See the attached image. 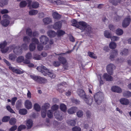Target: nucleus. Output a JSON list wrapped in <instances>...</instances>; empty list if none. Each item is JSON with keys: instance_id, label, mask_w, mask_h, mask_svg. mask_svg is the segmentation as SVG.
Returning <instances> with one entry per match:
<instances>
[{"instance_id": "2", "label": "nucleus", "mask_w": 131, "mask_h": 131, "mask_svg": "<svg viewBox=\"0 0 131 131\" xmlns=\"http://www.w3.org/2000/svg\"><path fill=\"white\" fill-rule=\"evenodd\" d=\"M37 69L39 71L41 72V73L44 76H46L48 75L52 78H54L55 77V75L53 73L49 72V70L43 66L37 67Z\"/></svg>"}, {"instance_id": "15", "label": "nucleus", "mask_w": 131, "mask_h": 131, "mask_svg": "<svg viewBox=\"0 0 131 131\" xmlns=\"http://www.w3.org/2000/svg\"><path fill=\"white\" fill-rule=\"evenodd\" d=\"M103 77L104 79L108 81H111L113 80V78L111 76L108 75L106 73L104 74Z\"/></svg>"}, {"instance_id": "49", "label": "nucleus", "mask_w": 131, "mask_h": 131, "mask_svg": "<svg viewBox=\"0 0 131 131\" xmlns=\"http://www.w3.org/2000/svg\"><path fill=\"white\" fill-rule=\"evenodd\" d=\"M110 2L112 4L116 6L117 5L118 3H120V2L119 1H117L115 0H110Z\"/></svg>"}, {"instance_id": "24", "label": "nucleus", "mask_w": 131, "mask_h": 131, "mask_svg": "<svg viewBox=\"0 0 131 131\" xmlns=\"http://www.w3.org/2000/svg\"><path fill=\"white\" fill-rule=\"evenodd\" d=\"M9 23V20H3L1 22V24L3 26H7Z\"/></svg>"}, {"instance_id": "29", "label": "nucleus", "mask_w": 131, "mask_h": 131, "mask_svg": "<svg viewBox=\"0 0 131 131\" xmlns=\"http://www.w3.org/2000/svg\"><path fill=\"white\" fill-rule=\"evenodd\" d=\"M123 33V31L120 28H118L116 29L115 31V33L118 36L122 35Z\"/></svg>"}, {"instance_id": "62", "label": "nucleus", "mask_w": 131, "mask_h": 131, "mask_svg": "<svg viewBox=\"0 0 131 131\" xmlns=\"http://www.w3.org/2000/svg\"><path fill=\"white\" fill-rule=\"evenodd\" d=\"M3 18L4 19L3 20H8L10 19V18L7 14H5L3 15Z\"/></svg>"}, {"instance_id": "39", "label": "nucleus", "mask_w": 131, "mask_h": 131, "mask_svg": "<svg viewBox=\"0 0 131 131\" xmlns=\"http://www.w3.org/2000/svg\"><path fill=\"white\" fill-rule=\"evenodd\" d=\"M27 3L25 1H23L21 2L19 4L20 7L23 8L25 7L27 5Z\"/></svg>"}, {"instance_id": "13", "label": "nucleus", "mask_w": 131, "mask_h": 131, "mask_svg": "<svg viewBox=\"0 0 131 131\" xmlns=\"http://www.w3.org/2000/svg\"><path fill=\"white\" fill-rule=\"evenodd\" d=\"M112 90L114 92L120 93L122 92V90L121 88L118 86H113L111 88Z\"/></svg>"}, {"instance_id": "3", "label": "nucleus", "mask_w": 131, "mask_h": 131, "mask_svg": "<svg viewBox=\"0 0 131 131\" xmlns=\"http://www.w3.org/2000/svg\"><path fill=\"white\" fill-rule=\"evenodd\" d=\"M30 77L36 82L40 83H45L47 82L46 79L41 77L39 76H36L34 75H30Z\"/></svg>"}, {"instance_id": "11", "label": "nucleus", "mask_w": 131, "mask_h": 131, "mask_svg": "<svg viewBox=\"0 0 131 131\" xmlns=\"http://www.w3.org/2000/svg\"><path fill=\"white\" fill-rule=\"evenodd\" d=\"M118 54V51L117 50H113L110 54V59L112 60H113L114 58L117 57Z\"/></svg>"}, {"instance_id": "40", "label": "nucleus", "mask_w": 131, "mask_h": 131, "mask_svg": "<svg viewBox=\"0 0 131 131\" xmlns=\"http://www.w3.org/2000/svg\"><path fill=\"white\" fill-rule=\"evenodd\" d=\"M34 108L35 110L37 111H39L40 110V107L37 103H35L34 104Z\"/></svg>"}, {"instance_id": "46", "label": "nucleus", "mask_w": 131, "mask_h": 131, "mask_svg": "<svg viewBox=\"0 0 131 131\" xmlns=\"http://www.w3.org/2000/svg\"><path fill=\"white\" fill-rule=\"evenodd\" d=\"M8 0H2V2L0 3V6L3 7V6L8 4Z\"/></svg>"}, {"instance_id": "6", "label": "nucleus", "mask_w": 131, "mask_h": 131, "mask_svg": "<svg viewBox=\"0 0 131 131\" xmlns=\"http://www.w3.org/2000/svg\"><path fill=\"white\" fill-rule=\"evenodd\" d=\"M115 68V66L112 64H110L107 67V72L110 75H112L113 74L112 70Z\"/></svg>"}, {"instance_id": "12", "label": "nucleus", "mask_w": 131, "mask_h": 131, "mask_svg": "<svg viewBox=\"0 0 131 131\" xmlns=\"http://www.w3.org/2000/svg\"><path fill=\"white\" fill-rule=\"evenodd\" d=\"M119 101L123 105H127L129 103V100L125 98L121 99Z\"/></svg>"}, {"instance_id": "64", "label": "nucleus", "mask_w": 131, "mask_h": 131, "mask_svg": "<svg viewBox=\"0 0 131 131\" xmlns=\"http://www.w3.org/2000/svg\"><path fill=\"white\" fill-rule=\"evenodd\" d=\"M6 108L7 110L8 111L10 112L13 113H15V112L9 106H7L6 107Z\"/></svg>"}, {"instance_id": "63", "label": "nucleus", "mask_w": 131, "mask_h": 131, "mask_svg": "<svg viewBox=\"0 0 131 131\" xmlns=\"http://www.w3.org/2000/svg\"><path fill=\"white\" fill-rule=\"evenodd\" d=\"M59 112L58 111H56L54 113V115L55 117L57 119H60L59 118L60 115L59 114Z\"/></svg>"}, {"instance_id": "35", "label": "nucleus", "mask_w": 131, "mask_h": 131, "mask_svg": "<svg viewBox=\"0 0 131 131\" xmlns=\"http://www.w3.org/2000/svg\"><path fill=\"white\" fill-rule=\"evenodd\" d=\"M19 113L21 115H24L27 113V111L26 109L23 108L20 109L19 110Z\"/></svg>"}, {"instance_id": "14", "label": "nucleus", "mask_w": 131, "mask_h": 131, "mask_svg": "<svg viewBox=\"0 0 131 131\" xmlns=\"http://www.w3.org/2000/svg\"><path fill=\"white\" fill-rule=\"evenodd\" d=\"M79 96L83 99H84L86 97L85 92L82 89H79L78 92Z\"/></svg>"}, {"instance_id": "20", "label": "nucleus", "mask_w": 131, "mask_h": 131, "mask_svg": "<svg viewBox=\"0 0 131 131\" xmlns=\"http://www.w3.org/2000/svg\"><path fill=\"white\" fill-rule=\"evenodd\" d=\"M21 48L18 46L16 47L14 50V52L17 54H19L21 52Z\"/></svg>"}, {"instance_id": "48", "label": "nucleus", "mask_w": 131, "mask_h": 131, "mask_svg": "<svg viewBox=\"0 0 131 131\" xmlns=\"http://www.w3.org/2000/svg\"><path fill=\"white\" fill-rule=\"evenodd\" d=\"M26 34L30 37H32V31L31 29L28 28L26 31Z\"/></svg>"}, {"instance_id": "18", "label": "nucleus", "mask_w": 131, "mask_h": 131, "mask_svg": "<svg viewBox=\"0 0 131 131\" xmlns=\"http://www.w3.org/2000/svg\"><path fill=\"white\" fill-rule=\"evenodd\" d=\"M53 28L55 29H60L61 27V22L59 21L55 23L53 26Z\"/></svg>"}, {"instance_id": "47", "label": "nucleus", "mask_w": 131, "mask_h": 131, "mask_svg": "<svg viewBox=\"0 0 131 131\" xmlns=\"http://www.w3.org/2000/svg\"><path fill=\"white\" fill-rule=\"evenodd\" d=\"M7 45V42L6 41H4L3 42L0 43V48L2 49L5 47Z\"/></svg>"}, {"instance_id": "41", "label": "nucleus", "mask_w": 131, "mask_h": 131, "mask_svg": "<svg viewBox=\"0 0 131 131\" xmlns=\"http://www.w3.org/2000/svg\"><path fill=\"white\" fill-rule=\"evenodd\" d=\"M39 4L38 2H35L32 3L31 6L33 8H36L39 7Z\"/></svg>"}, {"instance_id": "31", "label": "nucleus", "mask_w": 131, "mask_h": 131, "mask_svg": "<svg viewBox=\"0 0 131 131\" xmlns=\"http://www.w3.org/2000/svg\"><path fill=\"white\" fill-rule=\"evenodd\" d=\"M123 95L126 97H129L131 96V92L128 91H125L123 93Z\"/></svg>"}, {"instance_id": "17", "label": "nucleus", "mask_w": 131, "mask_h": 131, "mask_svg": "<svg viewBox=\"0 0 131 131\" xmlns=\"http://www.w3.org/2000/svg\"><path fill=\"white\" fill-rule=\"evenodd\" d=\"M77 108L76 107H72L69 109L68 110V112L70 114H72L74 113L77 110Z\"/></svg>"}, {"instance_id": "52", "label": "nucleus", "mask_w": 131, "mask_h": 131, "mask_svg": "<svg viewBox=\"0 0 131 131\" xmlns=\"http://www.w3.org/2000/svg\"><path fill=\"white\" fill-rule=\"evenodd\" d=\"M10 117L8 116H5L2 119V121L3 122H7L9 120Z\"/></svg>"}, {"instance_id": "60", "label": "nucleus", "mask_w": 131, "mask_h": 131, "mask_svg": "<svg viewBox=\"0 0 131 131\" xmlns=\"http://www.w3.org/2000/svg\"><path fill=\"white\" fill-rule=\"evenodd\" d=\"M33 58L35 60H39L40 59L41 57L40 55L36 54L34 55Z\"/></svg>"}, {"instance_id": "42", "label": "nucleus", "mask_w": 131, "mask_h": 131, "mask_svg": "<svg viewBox=\"0 0 131 131\" xmlns=\"http://www.w3.org/2000/svg\"><path fill=\"white\" fill-rule=\"evenodd\" d=\"M110 39L111 41H116L119 39V37L117 36H113L111 37Z\"/></svg>"}, {"instance_id": "44", "label": "nucleus", "mask_w": 131, "mask_h": 131, "mask_svg": "<svg viewBox=\"0 0 131 131\" xmlns=\"http://www.w3.org/2000/svg\"><path fill=\"white\" fill-rule=\"evenodd\" d=\"M67 123L69 125L72 126L74 125L75 124V121L73 120H69L68 121Z\"/></svg>"}, {"instance_id": "19", "label": "nucleus", "mask_w": 131, "mask_h": 131, "mask_svg": "<svg viewBox=\"0 0 131 131\" xmlns=\"http://www.w3.org/2000/svg\"><path fill=\"white\" fill-rule=\"evenodd\" d=\"M85 102L88 105H91L93 101L92 99L91 98H88L86 97L84 99Z\"/></svg>"}, {"instance_id": "16", "label": "nucleus", "mask_w": 131, "mask_h": 131, "mask_svg": "<svg viewBox=\"0 0 131 131\" xmlns=\"http://www.w3.org/2000/svg\"><path fill=\"white\" fill-rule=\"evenodd\" d=\"M58 60L60 63H61L63 65H66L67 64V62L66 59L62 57H60L58 58Z\"/></svg>"}, {"instance_id": "61", "label": "nucleus", "mask_w": 131, "mask_h": 131, "mask_svg": "<svg viewBox=\"0 0 131 131\" xmlns=\"http://www.w3.org/2000/svg\"><path fill=\"white\" fill-rule=\"evenodd\" d=\"M72 130L73 131H81V129L79 127L75 126L72 128Z\"/></svg>"}, {"instance_id": "8", "label": "nucleus", "mask_w": 131, "mask_h": 131, "mask_svg": "<svg viewBox=\"0 0 131 131\" xmlns=\"http://www.w3.org/2000/svg\"><path fill=\"white\" fill-rule=\"evenodd\" d=\"M40 40L41 43L45 45L48 43V39L46 36L43 35L40 38Z\"/></svg>"}, {"instance_id": "43", "label": "nucleus", "mask_w": 131, "mask_h": 131, "mask_svg": "<svg viewBox=\"0 0 131 131\" xmlns=\"http://www.w3.org/2000/svg\"><path fill=\"white\" fill-rule=\"evenodd\" d=\"M16 119L15 118H12L10 119L9 123L10 125H13L16 123Z\"/></svg>"}, {"instance_id": "57", "label": "nucleus", "mask_w": 131, "mask_h": 131, "mask_svg": "<svg viewBox=\"0 0 131 131\" xmlns=\"http://www.w3.org/2000/svg\"><path fill=\"white\" fill-rule=\"evenodd\" d=\"M97 77L99 79L100 83L101 84H103L104 82L102 80L101 74H99L97 75Z\"/></svg>"}, {"instance_id": "34", "label": "nucleus", "mask_w": 131, "mask_h": 131, "mask_svg": "<svg viewBox=\"0 0 131 131\" xmlns=\"http://www.w3.org/2000/svg\"><path fill=\"white\" fill-rule=\"evenodd\" d=\"M50 106V105L48 103H46L45 104L42 106V110L46 111V110L48 109Z\"/></svg>"}, {"instance_id": "25", "label": "nucleus", "mask_w": 131, "mask_h": 131, "mask_svg": "<svg viewBox=\"0 0 131 131\" xmlns=\"http://www.w3.org/2000/svg\"><path fill=\"white\" fill-rule=\"evenodd\" d=\"M13 48V47L12 46H10L9 47H7L5 48H2V49H1V50L2 53H5L8 51V50L9 49V48L11 49Z\"/></svg>"}, {"instance_id": "30", "label": "nucleus", "mask_w": 131, "mask_h": 131, "mask_svg": "<svg viewBox=\"0 0 131 131\" xmlns=\"http://www.w3.org/2000/svg\"><path fill=\"white\" fill-rule=\"evenodd\" d=\"M60 110L62 111L65 112L66 111L67 107L66 105L63 103L61 104L60 106Z\"/></svg>"}, {"instance_id": "9", "label": "nucleus", "mask_w": 131, "mask_h": 131, "mask_svg": "<svg viewBox=\"0 0 131 131\" xmlns=\"http://www.w3.org/2000/svg\"><path fill=\"white\" fill-rule=\"evenodd\" d=\"M9 69L14 73L17 74H22L24 72L23 71H21L20 70L18 69H17L15 67H12V66H10L9 67Z\"/></svg>"}, {"instance_id": "22", "label": "nucleus", "mask_w": 131, "mask_h": 131, "mask_svg": "<svg viewBox=\"0 0 131 131\" xmlns=\"http://www.w3.org/2000/svg\"><path fill=\"white\" fill-rule=\"evenodd\" d=\"M43 21L45 24H50L51 21V19L50 18L46 17L43 18Z\"/></svg>"}, {"instance_id": "53", "label": "nucleus", "mask_w": 131, "mask_h": 131, "mask_svg": "<svg viewBox=\"0 0 131 131\" xmlns=\"http://www.w3.org/2000/svg\"><path fill=\"white\" fill-rule=\"evenodd\" d=\"M23 40L26 43H28L30 41V39L28 37L25 36L24 37Z\"/></svg>"}, {"instance_id": "38", "label": "nucleus", "mask_w": 131, "mask_h": 131, "mask_svg": "<svg viewBox=\"0 0 131 131\" xmlns=\"http://www.w3.org/2000/svg\"><path fill=\"white\" fill-rule=\"evenodd\" d=\"M16 57V56L15 54H10L9 56V59L13 61L15 60Z\"/></svg>"}, {"instance_id": "21", "label": "nucleus", "mask_w": 131, "mask_h": 131, "mask_svg": "<svg viewBox=\"0 0 131 131\" xmlns=\"http://www.w3.org/2000/svg\"><path fill=\"white\" fill-rule=\"evenodd\" d=\"M47 35L50 37H53L56 35V34L54 31L50 30L48 32Z\"/></svg>"}, {"instance_id": "23", "label": "nucleus", "mask_w": 131, "mask_h": 131, "mask_svg": "<svg viewBox=\"0 0 131 131\" xmlns=\"http://www.w3.org/2000/svg\"><path fill=\"white\" fill-rule=\"evenodd\" d=\"M104 35L106 38H110L111 37L112 34L111 32L108 31L106 30L104 31Z\"/></svg>"}, {"instance_id": "51", "label": "nucleus", "mask_w": 131, "mask_h": 131, "mask_svg": "<svg viewBox=\"0 0 131 131\" xmlns=\"http://www.w3.org/2000/svg\"><path fill=\"white\" fill-rule=\"evenodd\" d=\"M24 57L23 56H20L18 57L16 59L17 61L19 63L22 62L24 60Z\"/></svg>"}, {"instance_id": "54", "label": "nucleus", "mask_w": 131, "mask_h": 131, "mask_svg": "<svg viewBox=\"0 0 131 131\" xmlns=\"http://www.w3.org/2000/svg\"><path fill=\"white\" fill-rule=\"evenodd\" d=\"M44 45L42 44V43L38 44L37 46L38 50L39 51L42 50L43 47Z\"/></svg>"}, {"instance_id": "32", "label": "nucleus", "mask_w": 131, "mask_h": 131, "mask_svg": "<svg viewBox=\"0 0 131 131\" xmlns=\"http://www.w3.org/2000/svg\"><path fill=\"white\" fill-rule=\"evenodd\" d=\"M128 50L127 49H124L121 51L120 54L122 55L125 56L128 54Z\"/></svg>"}, {"instance_id": "37", "label": "nucleus", "mask_w": 131, "mask_h": 131, "mask_svg": "<svg viewBox=\"0 0 131 131\" xmlns=\"http://www.w3.org/2000/svg\"><path fill=\"white\" fill-rule=\"evenodd\" d=\"M88 55L91 58L94 59H96L97 58V56L93 52H88Z\"/></svg>"}, {"instance_id": "7", "label": "nucleus", "mask_w": 131, "mask_h": 131, "mask_svg": "<svg viewBox=\"0 0 131 131\" xmlns=\"http://www.w3.org/2000/svg\"><path fill=\"white\" fill-rule=\"evenodd\" d=\"M131 19L129 17L126 18L122 22V26L124 27H126L128 26L130 22Z\"/></svg>"}, {"instance_id": "50", "label": "nucleus", "mask_w": 131, "mask_h": 131, "mask_svg": "<svg viewBox=\"0 0 131 131\" xmlns=\"http://www.w3.org/2000/svg\"><path fill=\"white\" fill-rule=\"evenodd\" d=\"M48 117L49 118H51L53 117V113L52 111L49 110L48 111L47 113Z\"/></svg>"}, {"instance_id": "10", "label": "nucleus", "mask_w": 131, "mask_h": 131, "mask_svg": "<svg viewBox=\"0 0 131 131\" xmlns=\"http://www.w3.org/2000/svg\"><path fill=\"white\" fill-rule=\"evenodd\" d=\"M24 105L25 107L28 109H30L32 107V104L31 102L28 100L25 101Z\"/></svg>"}, {"instance_id": "4", "label": "nucleus", "mask_w": 131, "mask_h": 131, "mask_svg": "<svg viewBox=\"0 0 131 131\" xmlns=\"http://www.w3.org/2000/svg\"><path fill=\"white\" fill-rule=\"evenodd\" d=\"M94 97L95 102L98 104L101 103L103 99V94L101 92L97 93L95 95Z\"/></svg>"}, {"instance_id": "36", "label": "nucleus", "mask_w": 131, "mask_h": 131, "mask_svg": "<svg viewBox=\"0 0 131 131\" xmlns=\"http://www.w3.org/2000/svg\"><path fill=\"white\" fill-rule=\"evenodd\" d=\"M38 11L36 10H32L29 12V14L30 15H35L37 14Z\"/></svg>"}, {"instance_id": "26", "label": "nucleus", "mask_w": 131, "mask_h": 131, "mask_svg": "<svg viewBox=\"0 0 131 131\" xmlns=\"http://www.w3.org/2000/svg\"><path fill=\"white\" fill-rule=\"evenodd\" d=\"M117 46V44L116 43L114 42H111L109 44V47L111 49H115Z\"/></svg>"}, {"instance_id": "28", "label": "nucleus", "mask_w": 131, "mask_h": 131, "mask_svg": "<svg viewBox=\"0 0 131 131\" xmlns=\"http://www.w3.org/2000/svg\"><path fill=\"white\" fill-rule=\"evenodd\" d=\"M26 125L28 128H30L32 125V122L31 120L29 119L27 121L26 123Z\"/></svg>"}, {"instance_id": "1", "label": "nucleus", "mask_w": 131, "mask_h": 131, "mask_svg": "<svg viewBox=\"0 0 131 131\" xmlns=\"http://www.w3.org/2000/svg\"><path fill=\"white\" fill-rule=\"evenodd\" d=\"M79 24L80 25L79 26L77 22L74 20L72 23V25L80 29L82 32H84V34L86 36H90L91 34L93 33V29L91 26L83 21L79 22Z\"/></svg>"}, {"instance_id": "45", "label": "nucleus", "mask_w": 131, "mask_h": 131, "mask_svg": "<svg viewBox=\"0 0 131 131\" xmlns=\"http://www.w3.org/2000/svg\"><path fill=\"white\" fill-rule=\"evenodd\" d=\"M83 114V112L82 111L79 110L77 113V115L79 117H82Z\"/></svg>"}, {"instance_id": "27", "label": "nucleus", "mask_w": 131, "mask_h": 131, "mask_svg": "<svg viewBox=\"0 0 131 131\" xmlns=\"http://www.w3.org/2000/svg\"><path fill=\"white\" fill-rule=\"evenodd\" d=\"M53 18L56 19H59L60 18L61 15L56 12H53L52 14Z\"/></svg>"}, {"instance_id": "55", "label": "nucleus", "mask_w": 131, "mask_h": 131, "mask_svg": "<svg viewBox=\"0 0 131 131\" xmlns=\"http://www.w3.org/2000/svg\"><path fill=\"white\" fill-rule=\"evenodd\" d=\"M21 104V101L20 100L17 101L16 103V107L17 109H19Z\"/></svg>"}, {"instance_id": "59", "label": "nucleus", "mask_w": 131, "mask_h": 131, "mask_svg": "<svg viewBox=\"0 0 131 131\" xmlns=\"http://www.w3.org/2000/svg\"><path fill=\"white\" fill-rule=\"evenodd\" d=\"M59 108V106L57 104H55L52 106L51 109L53 111L57 110Z\"/></svg>"}, {"instance_id": "56", "label": "nucleus", "mask_w": 131, "mask_h": 131, "mask_svg": "<svg viewBox=\"0 0 131 131\" xmlns=\"http://www.w3.org/2000/svg\"><path fill=\"white\" fill-rule=\"evenodd\" d=\"M26 57L28 59H31L32 58V55L31 53L29 52L27 53L26 55Z\"/></svg>"}, {"instance_id": "33", "label": "nucleus", "mask_w": 131, "mask_h": 131, "mask_svg": "<svg viewBox=\"0 0 131 131\" xmlns=\"http://www.w3.org/2000/svg\"><path fill=\"white\" fill-rule=\"evenodd\" d=\"M65 34V32L64 31L61 30H59L57 32V35L58 37L62 36Z\"/></svg>"}, {"instance_id": "5", "label": "nucleus", "mask_w": 131, "mask_h": 131, "mask_svg": "<svg viewBox=\"0 0 131 131\" xmlns=\"http://www.w3.org/2000/svg\"><path fill=\"white\" fill-rule=\"evenodd\" d=\"M32 43L30 44L29 46V49L30 51H33L36 48L35 44H38L39 42L38 40L36 38H33L31 40Z\"/></svg>"}, {"instance_id": "58", "label": "nucleus", "mask_w": 131, "mask_h": 131, "mask_svg": "<svg viewBox=\"0 0 131 131\" xmlns=\"http://www.w3.org/2000/svg\"><path fill=\"white\" fill-rule=\"evenodd\" d=\"M26 128V126L25 125H21L19 126L18 128V131H21V130Z\"/></svg>"}]
</instances>
